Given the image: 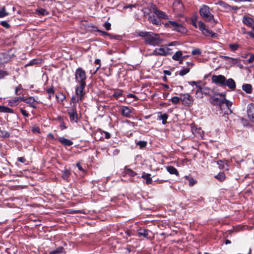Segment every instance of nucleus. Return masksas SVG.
Listing matches in <instances>:
<instances>
[{"mask_svg": "<svg viewBox=\"0 0 254 254\" xmlns=\"http://www.w3.org/2000/svg\"><path fill=\"white\" fill-rule=\"evenodd\" d=\"M224 104L225 109H228L230 111V113H231L232 111L231 110L230 108L232 105V103L231 102L229 101V100H226L225 98V102H224Z\"/></svg>", "mask_w": 254, "mask_h": 254, "instance_id": "2f4dec72", "label": "nucleus"}, {"mask_svg": "<svg viewBox=\"0 0 254 254\" xmlns=\"http://www.w3.org/2000/svg\"><path fill=\"white\" fill-rule=\"evenodd\" d=\"M99 32H100L101 33V35L102 36H105V35H107L108 36H109L111 38H117L116 37H118V36H113L112 34H110L109 33H107L106 32H105V31H101V30H99Z\"/></svg>", "mask_w": 254, "mask_h": 254, "instance_id": "ea45409f", "label": "nucleus"}, {"mask_svg": "<svg viewBox=\"0 0 254 254\" xmlns=\"http://www.w3.org/2000/svg\"><path fill=\"white\" fill-rule=\"evenodd\" d=\"M217 4L221 6L226 10H231V6L223 1H218Z\"/></svg>", "mask_w": 254, "mask_h": 254, "instance_id": "bb28decb", "label": "nucleus"}, {"mask_svg": "<svg viewBox=\"0 0 254 254\" xmlns=\"http://www.w3.org/2000/svg\"><path fill=\"white\" fill-rule=\"evenodd\" d=\"M224 86H227L230 89L233 90L236 88V83L235 81L232 78H229L228 79H226V82H225V84Z\"/></svg>", "mask_w": 254, "mask_h": 254, "instance_id": "a211bd4d", "label": "nucleus"}, {"mask_svg": "<svg viewBox=\"0 0 254 254\" xmlns=\"http://www.w3.org/2000/svg\"><path fill=\"white\" fill-rule=\"evenodd\" d=\"M151 8L153 13L157 15L159 18H162L163 19H168V15L164 11L159 10L155 5H153Z\"/></svg>", "mask_w": 254, "mask_h": 254, "instance_id": "9d476101", "label": "nucleus"}, {"mask_svg": "<svg viewBox=\"0 0 254 254\" xmlns=\"http://www.w3.org/2000/svg\"><path fill=\"white\" fill-rule=\"evenodd\" d=\"M70 175V171L68 170H65L63 172V178L64 180H67Z\"/></svg>", "mask_w": 254, "mask_h": 254, "instance_id": "f704fd0d", "label": "nucleus"}, {"mask_svg": "<svg viewBox=\"0 0 254 254\" xmlns=\"http://www.w3.org/2000/svg\"><path fill=\"white\" fill-rule=\"evenodd\" d=\"M148 20H150L153 24L156 25H160L161 24V20L158 17H156V16L154 15H149L148 16Z\"/></svg>", "mask_w": 254, "mask_h": 254, "instance_id": "6ab92c4d", "label": "nucleus"}, {"mask_svg": "<svg viewBox=\"0 0 254 254\" xmlns=\"http://www.w3.org/2000/svg\"><path fill=\"white\" fill-rule=\"evenodd\" d=\"M126 174L130 176L133 177L136 175V173L133 171L131 169L126 168L125 169Z\"/></svg>", "mask_w": 254, "mask_h": 254, "instance_id": "72a5a7b5", "label": "nucleus"}, {"mask_svg": "<svg viewBox=\"0 0 254 254\" xmlns=\"http://www.w3.org/2000/svg\"><path fill=\"white\" fill-rule=\"evenodd\" d=\"M104 26L107 30H109L111 29V25L109 22H106L104 23Z\"/></svg>", "mask_w": 254, "mask_h": 254, "instance_id": "5fc2aeb1", "label": "nucleus"}, {"mask_svg": "<svg viewBox=\"0 0 254 254\" xmlns=\"http://www.w3.org/2000/svg\"><path fill=\"white\" fill-rule=\"evenodd\" d=\"M186 178L189 180V185L190 186H192L196 183V181L194 180L192 178L186 177Z\"/></svg>", "mask_w": 254, "mask_h": 254, "instance_id": "de8ad7c7", "label": "nucleus"}, {"mask_svg": "<svg viewBox=\"0 0 254 254\" xmlns=\"http://www.w3.org/2000/svg\"><path fill=\"white\" fill-rule=\"evenodd\" d=\"M247 112L250 119L254 123V104L250 103L247 108Z\"/></svg>", "mask_w": 254, "mask_h": 254, "instance_id": "4468645a", "label": "nucleus"}, {"mask_svg": "<svg viewBox=\"0 0 254 254\" xmlns=\"http://www.w3.org/2000/svg\"><path fill=\"white\" fill-rule=\"evenodd\" d=\"M223 163V161L221 160L218 162V164L219 165V166H220V167L221 168V169H223L224 168V164H223V165H222V164Z\"/></svg>", "mask_w": 254, "mask_h": 254, "instance_id": "338daca9", "label": "nucleus"}, {"mask_svg": "<svg viewBox=\"0 0 254 254\" xmlns=\"http://www.w3.org/2000/svg\"><path fill=\"white\" fill-rule=\"evenodd\" d=\"M20 112L23 116L25 117H28L29 116V114L27 113L26 111H25V110L20 109Z\"/></svg>", "mask_w": 254, "mask_h": 254, "instance_id": "6e6d98bb", "label": "nucleus"}, {"mask_svg": "<svg viewBox=\"0 0 254 254\" xmlns=\"http://www.w3.org/2000/svg\"><path fill=\"white\" fill-rule=\"evenodd\" d=\"M122 96V92L121 91L115 92L113 96L116 98H118Z\"/></svg>", "mask_w": 254, "mask_h": 254, "instance_id": "3c124183", "label": "nucleus"}, {"mask_svg": "<svg viewBox=\"0 0 254 254\" xmlns=\"http://www.w3.org/2000/svg\"><path fill=\"white\" fill-rule=\"evenodd\" d=\"M171 102H172V103H173L174 104H177L181 100V98H179L177 96H174L171 98Z\"/></svg>", "mask_w": 254, "mask_h": 254, "instance_id": "37998d69", "label": "nucleus"}, {"mask_svg": "<svg viewBox=\"0 0 254 254\" xmlns=\"http://www.w3.org/2000/svg\"><path fill=\"white\" fill-rule=\"evenodd\" d=\"M243 22L246 25L252 28V31L247 32V34L254 39V20L249 16H245L243 18Z\"/></svg>", "mask_w": 254, "mask_h": 254, "instance_id": "423d86ee", "label": "nucleus"}, {"mask_svg": "<svg viewBox=\"0 0 254 254\" xmlns=\"http://www.w3.org/2000/svg\"><path fill=\"white\" fill-rule=\"evenodd\" d=\"M127 97L133 98L135 100H138L137 97L136 96H135V95L132 94H130V93L128 94L127 95Z\"/></svg>", "mask_w": 254, "mask_h": 254, "instance_id": "052dcab7", "label": "nucleus"}, {"mask_svg": "<svg viewBox=\"0 0 254 254\" xmlns=\"http://www.w3.org/2000/svg\"><path fill=\"white\" fill-rule=\"evenodd\" d=\"M17 160L21 163H24L26 161V159L24 157H18Z\"/></svg>", "mask_w": 254, "mask_h": 254, "instance_id": "e2e57ef3", "label": "nucleus"}, {"mask_svg": "<svg viewBox=\"0 0 254 254\" xmlns=\"http://www.w3.org/2000/svg\"><path fill=\"white\" fill-rule=\"evenodd\" d=\"M199 14L204 20L207 22H211L213 24H216L217 21L214 19V16L210 11L209 7L205 4L202 5L199 8Z\"/></svg>", "mask_w": 254, "mask_h": 254, "instance_id": "f257e3e1", "label": "nucleus"}, {"mask_svg": "<svg viewBox=\"0 0 254 254\" xmlns=\"http://www.w3.org/2000/svg\"><path fill=\"white\" fill-rule=\"evenodd\" d=\"M190 71V68L188 67L179 71V75L181 76H184L189 73Z\"/></svg>", "mask_w": 254, "mask_h": 254, "instance_id": "e433bc0d", "label": "nucleus"}, {"mask_svg": "<svg viewBox=\"0 0 254 254\" xmlns=\"http://www.w3.org/2000/svg\"><path fill=\"white\" fill-rule=\"evenodd\" d=\"M225 98V94L214 93L213 96H211L210 103L214 106H218L221 110H224Z\"/></svg>", "mask_w": 254, "mask_h": 254, "instance_id": "f03ea898", "label": "nucleus"}, {"mask_svg": "<svg viewBox=\"0 0 254 254\" xmlns=\"http://www.w3.org/2000/svg\"><path fill=\"white\" fill-rule=\"evenodd\" d=\"M172 53V49L167 47H164L155 49L151 54V55L166 56L171 55Z\"/></svg>", "mask_w": 254, "mask_h": 254, "instance_id": "0eeeda50", "label": "nucleus"}, {"mask_svg": "<svg viewBox=\"0 0 254 254\" xmlns=\"http://www.w3.org/2000/svg\"><path fill=\"white\" fill-rule=\"evenodd\" d=\"M198 89L196 91L195 95L197 98H202L203 94L202 91V88L200 86H197Z\"/></svg>", "mask_w": 254, "mask_h": 254, "instance_id": "7c9ffc66", "label": "nucleus"}, {"mask_svg": "<svg viewBox=\"0 0 254 254\" xmlns=\"http://www.w3.org/2000/svg\"><path fill=\"white\" fill-rule=\"evenodd\" d=\"M121 112L123 116L127 118H130L132 113V109L127 106H122Z\"/></svg>", "mask_w": 254, "mask_h": 254, "instance_id": "dca6fc26", "label": "nucleus"}, {"mask_svg": "<svg viewBox=\"0 0 254 254\" xmlns=\"http://www.w3.org/2000/svg\"><path fill=\"white\" fill-rule=\"evenodd\" d=\"M215 178L218 180L222 182L225 179V175L224 173L221 172L215 176Z\"/></svg>", "mask_w": 254, "mask_h": 254, "instance_id": "473e14b6", "label": "nucleus"}, {"mask_svg": "<svg viewBox=\"0 0 254 254\" xmlns=\"http://www.w3.org/2000/svg\"><path fill=\"white\" fill-rule=\"evenodd\" d=\"M86 86V84H79V85L75 87V94L77 96L79 97L80 100H82L84 96L83 90Z\"/></svg>", "mask_w": 254, "mask_h": 254, "instance_id": "ddd939ff", "label": "nucleus"}, {"mask_svg": "<svg viewBox=\"0 0 254 254\" xmlns=\"http://www.w3.org/2000/svg\"><path fill=\"white\" fill-rule=\"evenodd\" d=\"M67 113L69 115L70 122L72 123H77L78 115L74 106H72L68 110Z\"/></svg>", "mask_w": 254, "mask_h": 254, "instance_id": "1a4fd4ad", "label": "nucleus"}, {"mask_svg": "<svg viewBox=\"0 0 254 254\" xmlns=\"http://www.w3.org/2000/svg\"><path fill=\"white\" fill-rule=\"evenodd\" d=\"M229 47L232 51H235L238 49L239 46L238 44H230Z\"/></svg>", "mask_w": 254, "mask_h": 254, "instance_id": "603ef678", "label": "nucleus"}, {"mask_svg": "<svg viewBox=\"0 0 254 254\" xmlns=\"http://www.w3.org/2000/svg\"><path fill=\"white\" fill-rule=\"evenodd\" d=\"M100 62L101 61L99 59H96L95 61V64H98L99 66L97 68L96 70H98L100 67Z\"/></svg>", "mask_w": 254, "mask_h": 254, "instance_id": "680f3d73", "label": "nucleus"}, {"mask_svg": "<svg viewBox=\"0 0 254 254\" xmlns=\"http://www.w3.org/2000/svg\"><path fill=\"white\" fill-rule=\"evenodd\" d=\"M182 53L181 51H177L172 57V59L177 61H180V63L182 64L183 60H182Z\"/></svg>", "mask_w": 254, "mask_h": 254, "instance_id": "412c9836", "label": "nucleus"}, {"mask_svg": "<svg viewBox=\"0 0 254 254\" xmlns=\"http://www.w3.org/2000/svg\"><path fill=\"white\" fill-rule=\"evenodd\" d=\"M9 13L6 12V9L4 6L1 7L0 9V18H3L5 16H7Z\"/></svg>", "mask_w": 254, "mask_h": 254, "instance_id": "c756f323", "label": "nucleus"}, {"mask_svg": "<svg viewBox=\"0 0 254 254\" xmlns=\"http://www.w3.org/2000/svg\"><path fill=\"white\" fill-rule=\"evenodd\" d=\"M202 92L204 94L206 95H210V96H212L210 94L212 92L211 89L204 87L202 88Z\"/></svg>", "mask_w": 254, "mask_h": 254, "instance_id": "4c0bfd02", "label": "nucleus"}, {"mask_svg": "<svg viewBox=\"0 0 254 254\" xmlns=\"http://www.w3.org/2000/svg\"><path fill=\"white\" fill-rule=\"evenodd\" d=\"M0 24L4 27L6 28H8L10 27V25L7 22L5 21H3L0 22Z\"/></svg>", "mask_w": 254, "mask_h": 254, "instance_id": "864d4df0", "label": "nucleus"}, {"mask_svg": "<svg viewBox=\"0 0 254 254\" xmlns=\"http://www.w3.org/2000/svg\"><path fill=\"white\" fill-rule=\"evenodd\" d=\"M249 63H252L254 62V55H251L250 58L248 60Z\"/></svg>", "mask_w": 254, "mask_h": 254, "instance_id": "bf43d9fd", "label": "nucleus"}, {"mask_svg": "<svg viewBox=\"0 0 254 254\" xmlns=\"http://www.w3.org/2000/svg\"><path fill=\"white\" fill-rule=\"evenodd\" d=\"M23 88L22 87L21 85H19L18 86L15 87V94L16 95H20L22 93V90Z\"/></svg>", "mask_w": 254, "mask_h": 254, "instance_id": "c9c22d12", "label": "nucleus"}, {"mask_svg": "<svg viewBox=\"0 0 254 254\" xmlns=\"http://www.w3.org/2000/svg\"><path fill=\"white\" fill-rule=\"evenodd\" d=\"M24 97H16L10 100L8 102V105L10 106H16L20 101H24Z\"/></svg>", "mask_w": 254, "mask_h": 254, "instance_id": "f3484780", "label": "nucleus"}, {"mask_svg": "<svg viewBox=\"0 0 254 254\" xmlns=\"http://www.w3.org/2000/svg\"><path fill=\"white\" fill-rule=\"evenodd\" d=\"M64 248L62 247H60L57 248L56 250L51 251L50 252V254H64Z\"/></svg>", "mask_w": 254, "mask_h": 254, "instance_id": "cd10ccee", "label": "nucleus"}, {"mask_svg": "<svg viewBox=\"0 0 254 254\" xmlns=\"http://www.w3.org/2000/svg\"><path fill=\"white\" fill-rule=\"evenodd\" d=\"M24 102L29 104L31 107L34 109L36 108V105L38 104V102L33 97H24Z\"/></svg>", "mask_w": 254, "mask_h": 254, "instance_id": "2eb2a0df", "label": "nucleus"}, {"mask_svg": "<svg viewBox=\"0 0 254 254\" xmlns=\"http://www.w3.org/2000/svg\"><path fill=\"white\" fill-rule=\"evenodd\" d=\"M191 54L193 55H200L201 54V50L199 49H195L191 52Z\"/></svg>", "mask_w": 254, "mask_h": 254, "instance_id": "a18cd8bd", "label": "nucleus"}, {"mask_svg": "<svg viewBox=\"0 0 254 254\" xmlns=\"http://www.w3.org/2000/svg\"><path fill=\"white\" fill-rule=\"evenodd\" d=\"M163 72H164V73L165 76L166 75H171V72L169 70H164Z\"/></svg>", "mask_w": 254, "mask_h": 254, "instance_id": "69168bd1", "label": "nucleus"}, {"mask_svg": "<svg viewBox=\"0 0 254 254\" xmlns=\"http://www.w3.org/2000/svg\"><path fill=\"white\" fill-rule=\"evenodd\" d=\"M79 99V97L78 96H72L70 100V104L73 103V106H74L75 107V105L78 102Z\"/></svg>", "mask_w": 254, "mask_h": 254, "instance_id": "58836bf2", "label": "nucleus"}, {"mask_svg": "<svg viewBox=\"0 0 254 254\" xmlns=\"http://www.w3.org/2000/svg\"><path fill=\"white\" fill-rule=\"evenodd\" d=\"M39 63V62H38V60L36 59H33L32 61H31L29 63L26 64L25 65V66L33 65L38 64Z\"/></svg>", "mask_w": 254, "mask_h": 254, "instance_id": "c03bdc74", "label": "nucleus"}, {"mask_svg": "<svg viewBox=\"0 0 254 254\" xmlns=\"http://www.w3.org/2000/svg\"><path fill=\"white\" fill-rule=\"evenodd\" d=\"M142 178L145 180V183L147 185L151 184L152 183L151 175L150 174L143 173L142 175Z\"/></svg>", "mask_w": 254, "mask_h": 254, "instance_id": "4be33fe9", "label": "nucleus"}, {"mask_svg": "<svg viewBox=\"0 0 254 254\" xmlns=\"http://www.w3.org/2000/svg\"><path fill=\"white\" fill-rule=\"evenodd\" d=\"M48 136L51 139H53V140H54L55 138L53 135V134L51 133H50L48 134Z\"/></svg>", "mask_w": 254, "mask_h": 254, "instance_id": "774afa93", "label": "nucleus"}, {"mask_svg": "<svg viewBox=\"0 0 254 254\" xmlns=\"http://www.w3.org/2000/svg\"><path fill=\"white\" fill-rule=\"evenodd\" d=\"M139 235H141L144 236V237H146L148 235V232L147 230L144 229L142 231H141L138 233Z\"/></svg>", "mask_w": 254, "mask_h": 254, "instance_id": "09e8293b", "label": "nucleus"}, {"mask_svg": "<svg viewBox=\"0 0 254 254\" xmlns=\"http://www.w3.org/2000/svg\"><path fill=\"white\" fill-rule=\"evenodd\" d=\"M165 25L166 27L172 28L181 33L185 34L187 32V29L185 27L181 24L178 23L175 21H168V22L165 24Z\"/></svg>", "mask_w": 254, "mask_h": 254, "instance_id": "39448f33", "label": "nucleus"}, {"mask_svg": "<svg viewBox=\"0 0 254 254\" xmlns=\"http://www.w3.org/2000/svg\"><path fill=\"white\" fill-rule=\"evenodd\" d=\"M8 75V72L6 71L0 69V79L4 78L5 76Z\"/></svg>", "mask_w": 254, "mask_h": 254, "instance_id": "79ce46f5", "label": "nucleus"}, {"mask_svg": "<svg viewBox=\"0 0 254 254\" xmlns=\"http://www.w3.org/2000/svg\"><path fill=\"white\" fill-rule=\"evenodd\" d=\"M146 142L145 141H139L136 143L137 145H139L140 148H143L146 146Z\"/></svg>", "mask_w": 254, "mask_h": 254, "instance_id": "8fccbe9b", "label": "nucleus"}, {"mask_svg": "<svg viewBox=\"0 0 254 254\" xmlns=\"http://www.w3.org/2000/svg\"><path fill=\"white\" fill-rule=\"evenodd\" d=\"M197 82H198L194 81H189V84H190V85H195L197 87V86H198V85H197Z\"/></svg>", "mask_w": 254, "mask_h": 254, "instance_id": "0e129e2a", "label": "nucleus"}, {"mask_svg": "<svg viewBox=\"0 0 254 254\" xmlns=\"http://www.w3.org/2000/svg\"><path fill=\"white\" fill-rule=\"evenodd\" d=\"M37 11L39 13L42 15H45L48 14V11L46 9L43 8H40L39 9H38Z\"/></svg>", "mask_w": 254, "mask_h": 254, "instance_id": "49530a36", "label": "nucleus"}, {"mask_svg": "<svg viewBox=\"0 0 254 254\" xmlns=\"http://www.w3.org/2000/svg\"><path fill=\"white\" fill-rule=\"evenodd\" d=\"M150 33V32H142L140 31L138 33V35L139 36L144 37L145 38V39H147V37H148V34Z\"/></svg>", "mask_w": 254, "mask_h": 254, "instance_id": "a19ab883", "label": "nucleus"}, {"mask_svg": "<svg viewBox=\"0 0 254 254\" xmlns=\"http://www.w3.org/2000/svg\"><path fill=\"white\" fill-rule=\"evenodd\" d=\"M58 141L63 145L65 146H69L73 144V142L72 141L63 137H60L58 138Z\"/></svg>", "mask_w": 254, "mask_h": 254, "instance_id": "aec40b11", "label": "nucleus"}, {"mask_svg": "<svg viewBox=\"0 0 254 254\" xmlns=\"http://www.w3.org/2000/svg\"><path fill=\"white\" fill-rule=\"evenodd\" d=\"M224 58L225 60L229 61L230 63L232 64H237L238 63V62L240 61V59L233 58L227 56H224Z\"/></svg>", "mask_w": 254, "mask_h": 254, "instance_id": "393cba45", "label": "nucleus"}, {"mask_svg": "<svg viewBox=\"0 0 254 254\" xmlns=\"http://www.w3.org/2000/svg\"><path fill=\"white\" fill-rule=\"evenodd\" d=\"M163 42V39L158 34L150 32L148 37L145 39V43L149 45L156 46H159Z\"/></svg>", "mask_w": 254, "mask_h": 254, "instance_id": "7ed1b4c3", "label": "nucleus"}, {"mask_svg": "<svg viewBox=\"0 0 254 254\" xmlns=\"http://www.w3.org/2000/svg\"><path fill=\"white\" fill-rule=\"evenodd\" d=\"M212 81L213 82L216 84L220 85L221 86H224L225 82H226V78L224 75H213L212 76Z\"/></svg>", "mask_w": 254, "mask_h": 254, "instance_id": "9b49d317", "label": "nucleus"}, {"mask_svg": "<svg viewBox=\"0 0 254 254\" xmlns=\"http://www.w3.org/2000/svg\"><path fill=\"white\" fill-rule=\"evenodd\" d=\"M198 27L199 30L202 32V34L205 36H210L212 37L215 38L217 36V34L213 31L205 27L204 23L199 21L198 22Z\"/></svg>", "mask_w": 254, "mask_h": 254, "instance_id": "6e6552de", "label": "nucleus"}, {"mask_svg": "<svg viewBox=\"0 0 254 254\" xmlns=\"http://www.w3.org/2000/svg\"><path fill=\"white\" fill-rule=\"evenodd\" d=\"M166 169L170 174L179 176V172L175 167L173 166H168L166 167Z\"/></svg>", "mask_w": 254, "mask_h": 254, "instance_id": "5701e85b", "label": "nucleus"}, {"mask_svg": "<svg viewBox=\"0 0 254 254\" xmlns=\"http://www.w3.org/2000/svg\"><path fill=\"white\" fill-rule=\"evenodd\" d=\"M75 79L76 82L79 84H86L87 76L85 71L81 67L76 69L75 72Z\"/></svg>", "mask_w": 254, "mask_h": 254, "instance_id": "20e7f679", "label": "nucleus"}, {"mask_svg": "<svg viewBox=\"0 0 254 254\" xmlns=\"http://www.w3.org/2000/svg\"><path fill=\"white\" fill-rule=\"evenodd\" d=\"M242 89L247 93H251L252 91V86L250 84H244L242 86Z\"/></svg>", "mask_w": 254, "mask_h": 254, "instance_id": "b1692460", "label": "nucleus"}, {"mask_svg": "<svg viewBox=\"0 0 254 254\" xmlns=\"http://www.w3.org/2000/svg\"><path fill=\"white\" fill-rule=\"evenodd\" d=\"M0 132L1 133V135L4 136V137H7L9 135V133L7 131H0Z\"/></svg>", "mask_w": 254, "mask_h": 254, "instance_id": "13d9d810", "label": "nucleus"}, {"mask_svg": "<svg viewBox=\"0 0 254 254\" xmlns=\"http://www.w3.org/2000/svg\"><path fill=\"white\" fill-rule=\"evenodd\" d=\"M0 112L13 113V110L8 107L3 106H0Z\"/></svg>", "mask_w": 254, "mask_h": 254, "instance_id": "a878e982", "label": "nucleus"}, {"mask_svg": "<svg viewBox=\"0 0 254 254\" xmlns=\"http://www.w3.org/2000/svg\"><path fill=\"white\" fill-rule=\"evenodd\" d=\"M181 100L183 104L186 106L190 107L193 104V100L188 93L183 94L181 97Z\"/></svg>", "mask_w": 254, "mask_h": 254, "instance_id": "f8f14e48", "label": "nucleus"}, {"mask_svg": "<svg viewBox=\"0 0 254 254\" xmlns=\"http://www.w3.org/2000/svg\"><path fill=\"white\" fill-rule=\"evenodd\" d=\"M168 118V116L167 114H163L162 115H161L160 116H159L158 117V119L159 120H162V124L163 125H165L167 123V120Z\"/></svg>", "mask_w": 254, "mask_h": 254, "instance_id": "c85d7f7f", "label": "nucleus"}, {"mask_svg": "<svg viewBox=\"0 0 254 254\" xmlns=\"http://www.w3.org/2000/svg\"><path fill=\"white\" fill-rule=\"evenodd\" d=\"M47 92L50 94L54 95V89L53 87L50 88L47 90Z\"/></svg>", "mask_w": 254, "mask_h": 254, "instance_id": "4d7b16f0", "label": "nucleus"}]
</instances>
